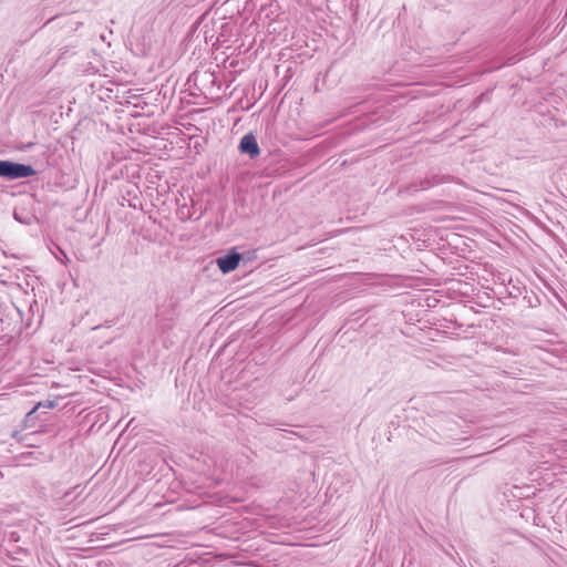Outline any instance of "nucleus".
<instances>
[{"instance_id":"2","label":"nucleus","mask_w":567,"mask_h":567,"mask_svg":"<svg viewBox=\"0 0 567 567\" xmlns=\"http://www.w3.org/2000/svg\"><path fill=\"white\" fill-rule=\"evenodd\" d=\"M240 153L249 155L250 158H256L260 154V148L257 138L252 133L245 134L238 146Z\"/></svg>"},{"instance_id":"1","label":"nucleus","mask_w":567,"mask_h":567,"mask_svg":"<svg viewBox=\"0 0 567 567\" xmlns=\"http://www.w3.org/2000/svg\"><path fill=\"white\" fill-rule=\"evenodd\" d=\"M37 175V171L28 164L0 159V177L7 181H16Z\"/></svg>"},{"instance_id":"4","label":"nucleus","mask_w":567,"mask_h":567,"mask_svg":"<svg viewBox=\"0 0 567 567\" xmlns=\"http://www.w3.org/2000/svg\"><path fill=\"white\" fill-rule=\"evenodd\" d=\"M450 176H445V175H439V174H433L431 177L429 178H425L422 183H421V187L423 189L425 188H429L431 186H435V185H439V184H442V183H445V182H449L450 181Z\"/></svg>"},{"instance_id":"5","label":"nucleus","mask_w":567,"mask_h":567,"mask_svg":"<svg viewBox=\"0 0 567 567\" xmlns=\"http://www.w3.org/2000/svg\"><path fill=\"white\" fill-rule=\"evenodd\" d=\"M56 405L55 401L48 400L45 402H39L37 406H34L28 414L27 417H30L38 409L40 408H47V409H54Z\"/></svg>"},{"instance_id":"3","label":"nucleus","mask_w":567,"mask_h":567,"mask_svg":"<svg viewBox=\"0 0 567 567\" xmlns=\"http://www.w3.org/2000/svg\"><path fill=\"white\" fill-rule=\"evenodd\" d=\"M240 260L241 255L235 250H231L229 254L218 257L216 259V264L221 272L228 274L238 267Z\"/></svg>"},{"instance_id":"6","label":"nucleus","mask_w":567,"mask_h":567,"mask_svg":"<svg viewBox=\"0 0 567 567\" xmlns=\"http://www.w3.org/2000/svg\"><path fill=\"white\" fill-rule=\"evenodd\" d=\"M178 214L181 215V218H182V219L190 218L189 209H188L186 206L182 207V208L178 210Z\"/></svg>"}]
</instances>
